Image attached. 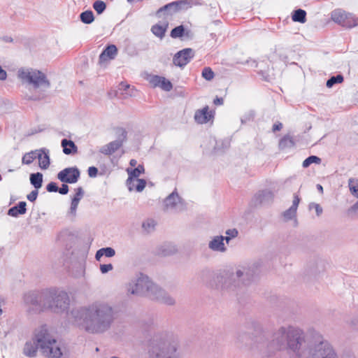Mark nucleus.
<instances>
[{
	"mask_svg": "<svg viewBox=\"0 0 358 358\" xmlns=\"http://www.w3.org/2000/svg\"><path fill=\"white\" fill-rule=\"evenodd\" d=\"M305 336L303 330L293 327H281L273 335L268 348L273 350L287 349L296 358H338L333 347L327 341H321L305 349Z\"/></svg>",
	"mask_w": 358,
	"mask_h": 358,
	"instance_id": "nucleus-1",
	"label": "nucleus"
},
{
	"mask_svg": "<svg viewBox=\"0 0 358 358\" xmlns=\"http://www.w3.org/2000/svg\"><path fill=\"white\" fill-rule=\"evenodd\" d=\"M73 323L89 334H103L109 330L115 320L113 308L104 301H96L87 306L71 311Z\"/></svg>",
	"mask_w": 358,
	"mask_h": 358,
	"instance_id": "nucleus-2",
	"label": "nucleus"
},
{
	"mask_svg": "<svg viewBox=\"0 0 358 358\" xmlns=\"http://www.w3.org/2000/svg\"><path fill=\"white\" fill-rule=\"evenodd\" d=\"M127 291L131 294L145 296L166 305H173L175 299L150 278L140 273L127 285Z\"/></svg>",
	"mask_w": 358,
	"mask_h": 358,
	"instance_id": "nucleus-3",
	"label": "nucleus"
},
{
	"mask_svg": "<svg viewBox=\"0 0 358 358\" xmlns=\"http://www.w3.org/2000/svg\"><path fill=\"white\" fill-rule=\"evenodd\" d=\"M17 76L22 84L29 89L46 90L50 87V83L46 75L36 69L22 67L18 69Z\"/></svg>",
	"mask_w": 358,
	"mask_h": 358,
	"instance_id": "nucleus-4",
	"label": "nucleus"
},
{
	"mask_svg": "<svg viewBox=\"0 0 358 358\" xmlns=\"http://www.w3.org/2000/svg\"><path fill=\"white\" fill-rule=\"evenodd\" d=\"M37 341L41 353L48 358H64V348L55 339L45 327L38 329Z\"/></svg>",
	"mask_w": 358,
	"mask_h": 358,
	"instance_id": "nucleus-5",
	"label": "nucleus"
},
{
	"mask_svg": "<svg viewBox=\"0 0 358 358\" xmlns=\"http://www.w3.org/2000/svg\"><path fill=\"white\" fill-rule=\"evenodd\" d=\"M177 349L176 341L156 336L151 343L150 358H180Z\"/></svg>",
	"mask_w": 358,
	"mask_h": 358,
	"instance_id": "nucleus-6",
	"label": "nucleus"
},
{
	"mask_svg": "<svg viewBox=\"0 0 358 358\" xmlns=\"http://www.w3.org/2000/svg\"><path fill=\"white\" fill-rule=\"evenodd\" d=\"M49 307L56 313L65 311L69 306L68 294L62 290L52 289L46 296Z\"/></svg>",
	"mask_w": 358,
	"mask_h": 358,
	"instance_id": "nucleus-7",
	"label": "nucleus"
},
{
	"mask_svg": "<svg viewBox=\"0 0 358 358\" xmlns=\"http://www.w3.org/2000/svg\"><path fill=\"white\" fill-rule=\"evenodd\" d=\"M331 19L334 22L345 28L351 29L358 26V17L341 9L332 11Z\"/></svg>",
	"mask_w": 358,
	"mask_h": 358,
	"instance_id": "nucleus-8",
	"label": "nucleus"
},
{
	"mask_svg": "<svg viewBox=\"0 0 358 358\" xmlns=\"http://www.w3.org/2000/svg\"><path fill=\"white\" fill-rule=\"evenodd\" d=\"M185 209L183 200L178 195L176 189L164 200V210L171 213H179Z\"/></svg>",
	"mask_w": 358,
	"mask_h": 358,
	"instance_id": "nucleus-9",
	"label": "nucleus"
},
{
	"mask_svg": "<svg viewBox=\"0 0 358 358\" xmlns=\"http://www.w3.org/2000/svg\"><path fill=\"white\" fill-rule=\"evenodd\" d=\"M80 171L76 167L66 168L57 174V178L62 182L76 183L80 178Z\"/></svg>",
	"mask_w": 358,
	"mask_h": 358,
	"instance_id": "nucleus-10",
	"label": "nucleus"
},
{
	"mask_svg": "<svg viewBox=\"0 0 358 358\" xmlns=\"http://www.w3.org/2000/svg\"><path fill=\"white\" fill-rule=\"evenodd\" d=\"M194 51L191 48H185L178 52L173 57V64L180 67L186 66L193 58Z\"/></svg>",
	"mask_w": 358,
	"mask_h": 358,
	"instance_id": "nucleus-11",
	"label": "nucleus"
},
{
	"mask_svg": "<svg viewBox=\"0 0 358 358\" xmlns=\"http://www.w3.org/2000/svg\"><path fill=\"white\" fill-rule=\"evenodd\" d=\"M37 336L38 330L34 333L33 338L24 343L22 353L26 357L32 358L36 356L38 349H39V342L37 341Z\"/></svg>",
	"mask_w": 358,
	"mask_h": 358,
	"instance_id": "nucleus-12",
	"label": "nucleus"
},
{
	"mask_svg": "<svg viewBox=\"0 0 358 358\" xmlns=\"http://www.w3.org/2000/svg\"><path fill=\"white\" fill-rule=\"evenodd\" d=\"M214 114L213 111L209 110L208 106L202 109H199L195 111L194 119L197 124H203L209 122H213Z\"/></svg>",
	"mask_w": 358,
	"mask_h": 358,
	"instance_id": "nucleus-13",
	"label": "nucleus"
},
{
	"mask_svg": "<svg viewBox=\"0 0 358 358\" xmlns=\"http://www.w3.org/2000/svg\"><path fill=\"white\" fill-rule=\"evenodd\" d=\"M187 2L186 1H173L166 4L161 7L157 11V15L160 17V14L163 12H166L168 14L172 15L182 9V6L186 5Z\"/></svg>",
	"mask_w": 358,
	"mask_h": 358,
	"instance_id": "nucleus-14",
	"label": "nucleus"
},
{
	"mask_svg": "<svg viewBox=\"0 0 358 358\" xmlns=\"http://www.w3.org/2000/svg\"><path fill=\"white\" fill-rule=\"evenodd\" d=\"M249 275V273L248 269L243 268V270H238L236 271V278H238V282H236L235 276L231 278L229 282L225 281L224 287L227 289H234L236 287H240V280L241 279H244V276Z\"/></svg>",
	"mask_w": 358,
	"mask_h": 358,
	"instance_id": "nucleus-15",
	"label": "nucleus"
},
{
	"mask_svg": "<svg viewBox=\"0 0 358 358\" xmlns=\"http://www.w3.org/2000/svg\"><path fill=\"white\" fill-rule=\"evenodd\" d=\"M223 236H216L208 243V248L213 251L224 252L227 248L224 245Z\"/></svg>",
	"mask_w": 358,
	"mask_h": 358,
	"instance_id": "nucleus-16",
	"label": "nucleus"
},
{
	"mask_svg": "<svg viewBox=\"0 0 358 358\" xmlns=\"http://www.w3.org/2000/svg\"><path fill=\"white\" fill-rule=\"evenodd\" d=\"M38 154L36 158L38 159L39 166L42 169H47L50 164L49 150L46 148L37 150Z\"/></svg>",
	"mask_w": 358,
	"mask_h": 358,
	"instance_id": "nucleus-17",
	"label": "nucleus"
},
{
	"mask_svg": "<svg viewBox=\"0 0 358 358\" xmlns=\"http://www.w3.org/2000/svg\"><path fill=\"white\" fill-rule=\"evenodd\" d=\"M117 53V49L115 45L107 46L99 55V62L103 63L108 60L113 59Z\"/></svg>",
	"mask_w": 358,
	"mask_h": 358,
	"instance_id": "nucleus-18",
	"label": "nucleus"
},
{
	"mask_svg": "<svg viewBox=\"0 0 358 358\" xmlns=\"http://www.w3.org/2000/svg\"><path fill=\"white\" fill-rule=\"evenodd\" d=\"M127 186L129 191L141 192L145 187L146 182L143 179L128 178Z\"/></svg>",
	"mask_w": 358,
	"mask_h": 358,
	"instance_id": "nucleus-19",
	"label": "nucleus"
},
{
	"mask_svg": "<svg viewBox=\"0 0 358 358\" xmlns=\"http://www.w3.org/2000/svg\"><path fill=\"white\" fill-rule=\"evenodd\" d=\"M299 201V197L297 195H294L292 206L283 213V217L285 220H289L295 218Z\"/></svg>",
	"mask_w": 358,
	"mask_h": 358,
	"instance_id": "nucleus-20",
	"label": "nucleus"
},
{
	"mask_svg": "<svg viewBox=\"0 0 358 358\" xmlns=\"http://www.w3.org/2000/svg\"><path fill=\"white\" fill-rule=\"evenodd\" d=\"M122 142L120 141H114L103 146L100 152L106 155H110L114 153L122 146Z\"/></svg>",
	"mask_w": 358,
	"mask_h": 358,
	"instance_id": "nucleus-21",
	"label": "nucleus"
},
{
	"mask_svg": "<svg viewBox=\"0 0 358 358\" xmlns=\"http://www.w3.org/2000/svg\"><path fill=\"white\" fill-rule=\"evenodd\" d=\"M27 203L25 201H20L17 206L10 208L8 214L12 217H17L19 215H24L27 212Z\"/></svg>",
	"mask_w": 358,
	"mask_h": 358,
	"instance_id": "nucleus-22",
	"label": "nucleus"
},
{
	"mask_svg": "<svg viewBox=\"0 0 358 358\" xmlns=\"http://www.w3.org/2000/svg\"><path fill=\"white\" fill-rule=\"evenodd\" d=\"M63 148V152L66 155H71L77 152L78 148L76 144L71 140L66 138L63 139L61 142Z\"/></svg>",
	"mask_w": 358,
	"mask_h": 358,
	"instance_id": "nucleus-23",
	"label": "nucleus"
},
{
	"mask_svg": "<svg viewBox=\"0 0 358 358\" xmlns=\"http://www.w3.org/2000/svg\"><path fill=\"white\" fill-rule=\"evenodd\" d=\"M167 28L168 23L164 22L163 24H156L153 25L151 28V31L155 36L162 39L164 36Z\"/></svg>",
	"mask_w": 358,
	"mask_h": 358,
	"instance_id": "nucleus-24",
	"label": "nucleus"
},
{
	"mask_svg": "<svg viewBox=\"0 0 358 358\" xmlns=\"http://www.w3.org/2000/svg\"><path fill=\"white\" fill-rule=\"evenodd\" d=\"M115 251L110 247L103 248L96 251L95 258L97 261H99L101 257L106 256L107 257H112L115 256Z\"/></svg>",
	"mask_w": 358,
	"mask_h": 358,
	"instance_id": "nucleus-25",
	"label": "nucleus"
},
{
	"mask_svg": "<svg viewBox=\"0 0 358 358\" xmlns=\"http://www.w3.org/2000/svg\"><path fill=\"white\" fill-rule=\"evenodd\" d=\"M31 184L38 189L41 187L43 183V174L38 172L30 175Z\"/></svg>",
	"mask_w": 358,
	"mask_h": 358,
	"instance_id": "nucleus-26",
	"label": "nucleus"
},
{
	"mask_svg": "<svg viewBox=\"0 0 358 358\" xmlns=\"http://www.w3.org/2000/svg\"><path fill=\"white\" fill-rule=\"evenodd\" d=\"M292 19L294 22L304 23L306 21V12L302 9H297L294 11Z\"/></svg>",
	"mask_w": 358,
	"mask_h": 358,
	"instance_id": "nucleus-27",
	"label": "nucleus"
},
{
	"mask_svg": "<svg viewBox=\"0 0 358 358\" xmlns=\"http://www.w3.org/2000/svg\"><path fill=\"white\" fill-rule=\"evenodd\" d=\"M38 150H31L29 152L25 153L22 158V163L23 164L29 165L35 159H36Z\"/></svg>",
	"mask_w": 358,
	"mask_h": 358,
	"instance_id": "nucleus-28",
	"label": "nucleus"
},
{
	"mask_svg": "<svg viewBox=\"0 0 358 358\" xmlns=\"http://www.w3.org/2000/svg\"><path fill=\"white\" fill-rule=\"evenodd\" d=\"M259 199L260 203H266L269 202L273 199L274 194L273 193L268 189L262 190L259 193Z\"/></svg>",
	"mask_w": 358,
	"mask_h": 358,
	"instance_id": "nucleus-29",
	"label": "nucleus"
},
{
	"mask_svg": "<svg viewBox=\"0 0 358 358\" xmlns=\"http://www.w3.org/2000/svg\"><path fill=\"white\" fill-rule=\"evenodd\" d=\"M294 145V142L292 138L289 136H285L282 137L279 142L280 149H285L292 148Z\"/></svg>",
	"mask_w": 358,
	"mask_h": 358,
	"instance_id": "nucleus-30",
	"label": "nucleus"
},
{
	"mask_svg": "<svg viewBox=\"0 0 358 358\" xmlns=\"http://www.w3.org/2000/svg\"><path fill=\"white\" fill-rule=\"evenodd\" d=\"M80 20L85 24H90L94 20V14L92 10H86L80 14Z\"/></svg>",
	"mask_w": 358,
	"mask_h": 358,
	"instance_id": "nucleus-31",
	"label": "nucleus"
},
{
	"mask_svg": "<svg viewBox=\"0 0 358 358\" xmlns=\"http://www.w3.org/2000/svg\"><path fill=\"white\" fill-rule=\"evenodd\" d=\"M127 173L129 174L128 178H138V177L144 172V167L143 165H138L134 169H127Z\"/></svg>",
	"mask_w": 358,
	"mask_h": 358,
	"instance_id": "nucleus-32",
	"label": "nucleus"
},
{
	"mask_svg": "<svg viewBox=\"0 0 358 358\" xmlns=\"http://www.w3.org/2000/svg\"><path fill=\"white\" fill-rule=\"evenodd\" d=\"M348 186L351 194L358 198V180L350 178L348 180Z\"/></svg>",
	"mask_w": 358,
	"mask_h": 358,
	"instance_id": "nucleus-33",
	"label": "nucleus"
},
{
	"mask_svg": "<svg viewBox=\"0 0 358 358\" xmlns=\"http://www.w3.org/2000/svg\"><path fill=\"white\" fill-rule=\"evenodd\" d=\"M162 90L169 92L173 89V85L171 82L167 80L166 78L162 76L159 87Z\"/></svg>",
	"mask_w": 358,
	"mask_h": 358,
	"instance_id": "nucleus-34",
	"label": "nucleus"
},
{
	"mask_svg": "<svg viewBox=\"0 0 358 358\" xmlns=\"http://www.w3.org/2000/svg\"><path fill=\"white\" fill-rule=\"evenodd\" d=\"M321 162V159L317 156H314V155H312V156H310L308 157V158H306L303 162V168H307L308 167L310 164L315 163V164H320Z\"/></svg>",
	"mask_w": 358,
	"mask_h": 358,
	"instance_id": "nucleus-35",
	"label": "nucleus"
},
{
	"mask_svg": "<svg viewBox=\"0 0 358 358\" xmlns=\"http://www.w3.org/2000/svg\"><path fill=\"white\" fill-rule=\"evenodd\" d=\"M343 81V76L342 75H337L332 76L327 82V87L330 88L332 87L335 84L341 83Z\"/></svg>",
	"mask_w": 358,
	"mask_h": 358,
	"instance_id": "nucleus-36",
	"label": "nucleus"
},
{
	"mask_svg": "<svg viewBox=\"0 0 358 358\" xmlns=\"http://www.w3.org/2000/svg\"><path fill=\"white\" fill-rule=\"evenodd\" d=\"M162 76L157 75H148L147 80L153 87H158Z\"/></svg>",
	"mask_w": 358,
	"mask_h": 358,
	"instance_id": "nucleus-37",
	"label": "nucleus"
},
{
	"mask_svg": "<svg viewBox=\"0 0 358 358\" xmlns=\"http://www.w3.org/2000/svg\"><path fill=\"white\" fill-rule=\"evenodd\" d=\"M185 29L182 25L178 26L173 29L171 31V36L173 38L182 36Z\"/></svg>",
	"mask_w": 358,
	"mask_h": 358,
	"instance_id": "nucleus-38",
	"label": "nucleus"
},
{
	"mask_svg": "<svg viewBox=\"0 0 358 358\" xmlns=\"http://www.w3.org/2000/svg\"><path fill=\"white\" fill-rule=\"evenodd\" d=\"M93 8L98 14H101L105 10L106 5L103 1L98 0L93 3Z\"/></svg>",
	"mask_w": 358,
	"mask_h": 358,
	"instance_id": "nucleus-39",
	"label": "nucleus"
},
{
	"mask_svg": "<svg viewBox=\"0 0 358 358\" xmlns=\"http://www.w3.org/2000/svg\"><path fill=\"white\" fill-rule=\"evenodd\" d=\"M215 76L214 72L210 67H205L202 71V77L206 80H211Z\"/></svg>",
	"mask_w": 358,
	"mask_h": 358,
	"instance_id": "nucleus-40",
	"label": "nucleus"
},
{
	"mask_svg": "<svg viewBox=\"0 0 358 358\" xmlns=\"http://www.w3.org/2000/svg\"><path fill=\"white\" fill-rule=\"evenodd\" d=\"M225 234L227 236H224V238L227 243H228L231 238H236L238 236V232L236 229H229L226 231Z\"/></svg>",
	"mask_w": 358,
	"mask_h": 358,
	"instance_id": "nucleus-41",
	"label": "nucleus"
},
{
	"mask_svg": "<svg viewBox=\"0 0 358 358\" xmlns=\"http://www.w3.org/2000/svg\"><path fill=\"white\" fill-rule=\"evenodd\" d=\"M156 222L154 220L148 219L143 223V227L145 230L150 232L154 229Z\"/></svg>",
	"mask_w": 358,
	"mask_h": 358,
	"instance_id": "nucleus-42",
	"label": "nucleus"
},
{
	"mask_svg": "<svg viewBox=\"0 0 358 358\" xmlns=\"http://www.w3.org/2000/svg\"><path fill=\"white\" fill-rule=\"evenodd\" d=\"M79 201H78V199H72L71 207L69 210V213L72 215L73 216L76 215V209L78 208Z\"/></svg>",
	"mask_w": 358,
	"mask_h": 358,
	"instance_id": "nucleus-43",
	"label": "nucleus"
},
{
	"mask_svg": "<svg viewBox=\"0 0 358 358\" xmlns=\"http://www.w3.org/2000/svg\"><path fill=\"white\" fill-rule=\"evenodd\" d=\"M38 194V189L33 190L27 196V198L29 201L34 202L36 200Z\"/></svg>",
	"mask_w": 358,
	"mask_h": 358,
	"instance_id": "nucleus-44",
	"label": "nucleus"
},
{
	"mask_svg": "<svg viewBox=\"0 0 358 358\" xmlns=\"http://www.w3.org/2000/svg\"><path fill=\"white\" fill-rule=\"evenodd\" d=\"M315 208V212H316V214L317 216H320L322 213V207L317 204V203H312L309 205V208L310 209H312V208Z\"/></svg>",
	"mask_w": 358,
	"mask_h": 358,
	"instance_id": "nucleus-45",
	"label": "nucleus"
},
{
	"mask_svg": "<svg viewBox=\"0 0 358 358\" xmlns=\"http://www.w3.org/2000/svg\"><path fill=\"white\" fill-rule=\"evenodd\" d=\"M46 189L49 192H56L58 191V187L55 182H51L47 185Z\"/></svg>",
	"mask_w": 358,
	"mask_h": 358,
	"instance_id": "nucleus-46",
	"label": "nucleus"
},
{
	"mask_svg": "<svg viewBox=\"0 0 358 358\" xmlns=\"http://www.w3.org/2000/svg\"><path fill=\"white\" fill-rule=\"evenodd\" d=\"M113 266L111 264H101L100 266V270L102 273H106L107 272L111 271Z\"/></svg>",
	"mask_w": 358,
	"mask_h": 358,
	"instance_id": "nucleus-47",
	"label": "nucleus"
},
{
	"mask_svg": "<svg viewBox=\"0 0 358 358\" xmlns=\"http://www.w3.org/2000/svg\"><path fill=\"white\" fill-rule=\"evenodd\" d=\"M83 194L84 192L83 188L81 187H79L76 189V194L73 199H78V201H80L82 197L83 196Z\"/></svg>",
	"mask_w": 358,
	"mask_h": 358,
	"instance_id": "nucleus-48",
	"label": "nucleus"
},
{
	"mask_svg": "<svg viewBox=\"0 0 358 358\" xmlns=\"http://www.w3.org/2000/svg\"><path fill=\"white\" fill-rule=\"evenodd\" d=\"M98 169L94 166H90L88 169V175L91 178H94L97 176Z\"/></svg>",
	"mask_w": 358,
	"mask_h": 358,
	"instance_id": "nucleus-49",
	"label": "nucleus"
},
{
	"mask_svg": "<svg viewBox=\"0 0 358 358\" xmlns=\"http://www.w3.org/2000/svg\"><path fill=\"white\" fill-rule=\"evenodd\" d=\"M61 194H66L69 192V186L66 184H63L58 191Z\"/></svg>",
	"mask_w": 358,
	"mask_h": 358,
	"instance_id": "nucleus-50",
	"label": "nucleus"
},
{
	"mask_svg": "<svg viewBox=\"0 0 358 358\" xmlns=\"http://www.w3.org/2000/svg\"><path fill=\"white\" fill-rule=\"evenodd\" d=\"M350 324L351 326L355 329H357L358 330V316L353 318L352 320H351V322H350Z\"/></svg>",
	"mask_w": 358,
	"mask_h": 358,
	"instance_id": "nucleus-51",
	"label": "nucleus"
},
{
	"mask_svg": "<svg viewBox=\"0 0 358 358\" xmlns=\"http://www.w3.org/2000/svg\"><path fill=\"white\" fill-rule=\"evenodd\" d=\"M176 251V249L175 246H171V250H164L162 252H163L164 255H169L174 253Z\"/></svg>",
	"mask_w": 358,
	"mask_h": 358,
	"instance_id": "nucleus-52",
	"label": "nucleus"
},
{
	"mask_svg": "<svg viewBox=\"0 0 358 358\" xmlns=\"http://www.w3.org/2000/svg\"><path fill=\"white\" fill-rule=\"evenodd\" d=\"M282 128V124L280 122H278L273 124V131H280Z\"/></svg>",
	"mask_w": 358,
	"mask_h": 358,
	"instance_id": "nucleus-53",
	"label": "nucleus"
},
{
	"mask_svg": "<svg viewBox=\"0 0 358 358\" xmlns=\"http://www.w3.org/2000/svg\"><path fill=\"white\" fill-rule=\"evenodd\" d=\"M129 88H130V85H128V84H127V83H121L120 84V88H119V90H124V91H126V90H129Z\"/></svg>",
	"mask_w": 358,
	"mask_h": 358,
	"instance_id": "nucleus-54",
	"label": "nucleus"
},
{
	"mask_svg": "<svg viewBox=\"0 0 358 358\" xmlns=\"http://www.w3.org/2000/svg\"><path fill=\"white\" fill-rule=\"evenodd\" d=\"M349 211L358 213V201L350 208Z\"/></svg>",
	"mask_w": 358,
	"mask_h": 358,
	"instance_id": "nucleus-55",
	"label": "nucleus"
},
{
	"mask_svg": "<svg viewBox=\"0 0 358 358\" xmlns=\"http://www.w3.org/2000/svg\"><path fill=\"white\" fill-rule=\"evenodd\" d=\"M213 103L215 105H222L223 103V99L222 98L217 97L214 99Z\"/></svg>",
	"mask_w": 358,
	"mask_h": 358,
	"instance_id": "nucleus-56",
	"label": "nucleus"
},
{
	"mask_svg": "<svg viewBox=\"0 0 358 358\" xmlns=\"http://www.w3.org/2000/svg\"><path fill=\"white\" fill-rule=\"evenodd\" d=\"M129 164L131 166H135L137 164V161L136 159H131Z\"/></svg>",
	"mask_w": 358,
	"mask_h": 358,
	"instance_id": "nucleus-57",
	"label": "nucleus"
},
{
	"mask_svg": "<svg viewBox=\"0 0 358 358\" xmlns=\"http://www.w3.org/2000/svg\"><path fill=\"white\" fill-rule=\"evenodd\" d=\"M317 189H318V191L321 193L323 192V187L321 185L318 184L317 185Z\"/></svg>",
	"mask_w": 358,
	"mask_h": 358,
	"instance_id": "nucleus-58",
	"label": "nucleus"
},
{
	"mask_svg": "<svg viewBox=\"0 0 358 358\" xmlns=\"http://www.w3.org/2000/svg\"><path fill=\"white\" fill-rule=\"evenodd\" d=\"M127 1L128 2H130V3H131V2L134 1L135 0H127Z\"/></svg>",
	"mask_w": 358,
	"mask_h": 358,
	"instance_id": "nucleus-59",
	"label": "nucleus"
},
{
	"mask_svg": "<svg viewBox=\"0 0 358 358\" xmlns=\"http://www.w3.org/2000/svg\"><path fill=\"white\" fill-rule=\"evenodd\" d=\"M250 117L252 118L254 117V114L252 113H250Z\"/></svg>",
	"mask_w": 358,
	"mask_h": 358,
	"instance_id": "nucleus-60",
	"label": "nucleus"
}]
</instances>
